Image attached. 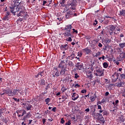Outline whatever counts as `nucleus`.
I'll list each match as a JSON object with an SVG mask.
<instances>
[{"label": "nucleus", "mask_w": 125, "mask_h": 125, "mask_svg": "<svg viewBox=\"0 0 125 125\" xmlns=\"http://www.w3.org/2000/svg\"><path fill=\"white\" fill-rule=\"evenodd\" d=\"M118 120L120 122H122L123 123H124V117H123V116H121L120 117H119Z\"/></svg>", "instance_id": "nucleus-34"}, {"label": "nucleus", "mask_w": 125, "mask_h": 125, "mask_svg": "<svg viewBox=\"0 0 125 125\" xmlns=\"http://www.w3.org/2000/svg\"><path fill=\"white\" fill-rule=\"evenodd\" d=\"M86 76L88 78H89L90 80L93 78V75L92 74V71L89 70L86 72Z\"/></svg>", "instance_id": "nucleus-13"}, {"label": "nucleus", "mask_w": 125, "mask_h": 125, "mask_svg": "<svg viewBox=\"0 0 125 125\" xmlns=\"http://www.w3.org/2000/svg\"><path fill=\"white\" fill-rule=\"evenodd\" d=\"M53 73H55V76L56 77H59L60 76V72H59V71H58V68L55 67L53 70Z\"/></svg>", "instance_id": "nucleus-10"}, {"label": "nucleus", "mask_w": 125, "mask_h": 125, "mask_svg": "<svg viewBox=\"0 0 125 125\" xmlns=\"http://www.w3.org/2000/svg\"><path fill=\"white\" fill-rule=\"evenodd\" d=\"M64 66H68L69 67H73V62L69 60L66 61V63L64 62Z\"/></svg>", "instance_id": "nucleus-12"}, {"label": "nucleus", "mask_w": 125, "mask_h": 125, "mask_svg": "<svg viewBox=\"0 0 125 125\" xmlns=\"http://www.w3.org/2000/svg\"><path fill=\"white\" fill-rule=\"evenodd\" d=\"M72 33H73V34H78V30L75 29V28L72 29Z\"/></svg>", "instance_id": "nucleus-39"}, {"label": "nucleus", "mask_w": 125, "mask_h": 125, "mask_svg": "<svg viewBox=\"0 0 125 125\" xmlns=\"http://www.w3.org/2000/svg\"><path fill=\"white\" fill-rule=\"evenodd\" d=\"M75 57V54H72L70 56L68 57L67 58H66V59H70V60H73V59H74Z\"/></svg>", "instance_id": "nucleus-24"}, {"label": "nucleus", "mask_w": 125, "mask_h": 125, "mask_svg": "<svg viewBox=\"0 0 125 125\" xmlns=\"http://www.w3.org/2000/svg\"><path fill=\"white\" fill-rule=\"evenodd\" d=\"M52 111L54 112H56V107H53L52 109Z\"/></svg>", "instance_id": "nucleus-51"}, {"label": "nucleus", "mask_w": 125, "mask_h": 125, "mask_svg": "<svg viewBox=\"0 0 125 125\" xmlns=\"http://www.w3.org/2000/svg\"><path fill=\"white\" fill-rule=\"evenodd\" d=\"M106 43H110L111 42V40L108 39L105 41Z\"/></svg>", "instance_id": "nucleus-53"}, {"label": "nucleus", "mask_w": 125, "mask_h": 125, "mask_svg": "<svg viewBox=\"0 0 125 125\" xmlns=\"http://www.w3.org/2000/svg\"><path fill=\"white\" fill-rule=\"evenodd\" d=\"M94 96H91L90 97V100L91 101V102H94V101H95V99L96 98V94H94Z\"/></svg>", "instance_id": "nucleus-21"}, {"label": "nucleus", "mask_w": 125, "mask_h": 125, "mask_svg": "<svg viewBox=\"0 0 125 125\" xmlns=\"http://www.w3.org/2000/svg\"><path fill=\"white\" fill-rule=\"evenodd\" d=\"M102 102L103 103H105V102H106V100L104 99H103L102 100Z\"/></svg>", "instance_id": "nucleus-63"}, {"label": "nucleus", "mask_w": 125, "mask_h": 125, "mask_svg": "<svg viewBox=\"0 0 125 125\" xmlns=\"http://www.w3.org/2000/svg\"><path fill=\"white\" fill-rule=\"evenodd\" d=\"M100 55H101V52H98L97 53H94L93 57L97 58V57H99V56H100Z\"/></svg>", "instance_id": "nucleus-20"}, {"label": "nucleus", "mask_w": 125, "mask_h": 125, "mask_svg": "<svg viewBox=\"0 0 125 125\" xmlns=\"http://www.w3.org/2000/svg\"><path fill=\"white\" fill-rule=\"evenodd\" d=\"M74 87H79V83L74 84L73 85Z\"/></svg>", "instance_id": "nucleus-49"}, {"label": "nucleus", "mask_w": 125, "mask_h": 125, "mask_svg": "<svg viewBox=\"0 0 125 125\" xmlns=\"http://www.w3.org/2000/svg\"><path fill=\"white\" fill-rule=\"evenodd\" d=\"M109 94V92H106L104 94V96H108Z\"/></svg>", "instance_id": "nucleus-61"}, {"label": "nucleus", "mask_w": 125, "mask_h": 125, "mask_svg": "<svg viewBox=\"0 0 125 125\" xmlns=\"http://www.w3.org/2000/svg\"><path fill=\"white\" fill-rule=\"evenodd\" d=\"M3 91L6 94H7L8 96H15V95H18L20 90L18 89L12 90L9 88H8L4 89Z\"/></svg>", "instance_id": "nucleus-2"}, {"label": "nucleus", "mask_w": 125, "mask_h": 125, "mask_svg": "<svg viewBox=\"0 0 125 125\" xmlns=\"http://www.w3.org/2000/svg\"><path fill=\"white\" fill-rule=\"evenodd\" d=\"M104 24H105V25H107V24H108L109 23V21H105L104 22Z\"/></svg>", "instance_id": "nucleus-60"}, {"label": "nucleus", "mask_w": 125, "mask_h": 125, "mask_svg": "<svg viewBox=\"0 0 125 125\" xmlns=\"http://www.w3.org/2000/svg\"><path fill=\"white\" fill-rule=\"evenodd\" d=\"M33 122V120H28V125H31L32 124V122Z\"/></svg>", "instance_id": "nucleus-59"}, {"label": "nucleus", "mask_w": 125, "mask_h": 125, "mask_svg": "<svg viewBox=\"0 0 125 125\" xmlns=\"http://www.w3.org/2000/svg\"><path fill=\"white\" fill-rule=\"evenodd\" d=\"M94 74L97 77H103L104 76V72L101 69H96L97 73L95 72V71H94Z\"/></svg>", "instance_id": "nucleus-6"}, {"label": "nucleus", "mask_w": 125, "mask_h": 125, "mask_svg": "<svg viewBox=\"0 0 125 125\" xmlns=\"http://www.w3.org/2000/svg\"><path fill=\"white\" fill-rule=\"evenodd\" d=\"M102 104H103L102 103V102L101 101H98L97 103V105H102Z\"/></svg>", "instance_id": "nucleus-46"}, {"label": "nucleus", "mask_w": 125, "mask_h": 125, "mask_svg": "<svg viewBox=\"0 0 125 125\" xmlns=\"http://www.w3.org/2000/svg\"><path fill=\"white\" fill-rule=\"evenodd\" d=\"M79 71H80V73H82V72H83V71L84 70V69L83 68V63L80 64L79 63Z\"/></svg>", "instance_id": "nucleus-17"}, {"label": "nucleus", "mask_w": 125, "mask_h": 125, "mask_svg": "<svg viewBox=\"0 0 125 125\" xmlns=\"http://www.w3.org/2000/svg\"><path fill=\"white\" fill-rule=\"evenodd\" d=\"M72 100L75 101V100H77V99H78L79 96H77V97H75V96H74V94H73L72 95Z\"/></svg>", "instance_id": "nucleus-40"}, {"label": "nucleus", "mask_w": 125, "mask_h": 125, "mask_svg": "<svg viewBox=\"0 0 125 125\" xmlns=\"http://www.w3.org/2000/svg\"><path fill=\"white\" fill-rule=\"evenodd\" d=\"M74 77L75 78V79H78V78H79V75H78V73H76L74 75Z\"/></svg>", "instance_id": "nucleus-55"}, {"label": "nucleus", "mask_w": 125, "mask_h": 125, "mask_svg": "<svg viewBox=\"0 0 125 125\" xmlns=\"http://www.w3.org/2000/svg\"><path fill=\"white\" fill-rule=\"evenodd\" d=\"M84 50L86 54H89V53L91 52V50L87 48H86L85 49H84Z\"/></svg>", "instance_id": "nucleus-23"}, {"label": "nucleus", "mask_w": 125, "mask_h": 125, "mask_svg": "<svg viewBox=\"0 0 125 125\" xmlns=\"http://www.w3.org/2000/svg\"><path fill=\"white\" fill-rule=\"evenodd\" d=\"M118 79H119L118 76H117L116 78L112 79V83H116L117 82V80H118Z\"/></svg>", "instance_id": "nucleus-38"}, {"label": "nucleus", "mask_w": 125, "mask_h": 125, "mask_svg": "<svg viewBox=\"0 0 125 125\" xmlns=\"http://www.w3.org/2000/svg\"><path fill=\"white\" fill-rule=\"evenodd\" d=\"M21 106H24V108H25L26 110H27V111H32V109L33 108V105L30 104L29 102L26 103H22V104H21Z\"/></svg>", "instance_id": "nucleus-5"}, {"label": "nucleus", "mask_w": 125, "mask_h": 125, "mask_svg": "<svg viewBox=\"0 0 125 125\" xmlns=\"http://www.w3.org/2000/svg\"><path fill=\"white\" fill-rule=\"evenodd\" d=\"M98 43H99V44H98L99 47H102V46H103V45H102L101 43L99 42Z\"/></svg>", "instance_id": "nucleus-62"}, {"label": "nucleus", "mask_w": 125, "mask_h": 125, "mask_svg": "<svg viewBox=\"0 0 125 125\" xmlns=\"http://www.w3.org/2000/svg\"><path fill=\"white\" fill-rule=\"evenodd\" d=\"M19 0H17V2H16L17 6V5H21L20 3L19 2H18Z\"/></svg>", "instance_id": "nucleus-64"}, {"label": "nucleus", "mask_w": 125, "mask_h": 125, "mask_svg": "<svg viewBox=\"0 0 125 125\" xmlns=\"http://www.w3.org/2000/svg\"><path fill=\"white\" fill-rule=\"evenodd\" d=\"M40 84L41 85H45V80L44 79H42Z\"/></svg>", "instance_id": "nucleus-27"}, {"label": "nucleus", "mask_w": 125, "mask_h": 125, "mask_svg": "<svg viewBox=\"0 0 125 125\" xmlns=\"http://www.w3.org/2000/svg\"><path fill=\"white\" fill-rule=\"evenodd\" d=\"M99 116L98 117V120L100 121V124H104L105 120H104V118L102 116V114H100V113L98 114Z\"/></svg>", "instance_id": "nucleus-9"}, {"label": "nucleus", "mask_w": 125, "mask_h": 125, "mask_svg": "<svg viewBox=\"0 0 125 125\" xmlns=\"http://www.w3.org/2000/svg\"><path fill=\"white\" fill-rule=\"evenodd\" d=\"M120 77L121 79H125V74H121Z\"/></svg>", "instance_id": "nucleus-47"}, {"label": "nucleus", "mask_w": 125, "mask_h": 125, "mask_svg": "<svg viewBox=\"0 0 125 125\" xmlns=\"http://www.w3.org/2000/svg\"><path fill=\"white\" fill-rule=\"evenodd\" d=\"M98 109H99V110H102V107H101V105H98Z\"/></svg>", "instance_id": "nucleus-57"}, {"label": "nucleus", "mask_w": 125, "mask_h": 125, "mask_svg": "<svg viewBox=\"0 0 125 125\" xmlns=\"http://www.w3.org/2000/svg\"><path fill=\"white\" fill-rule=\"evenodd\" d=\"M103 65L104 68H108V65L107 62H104L103 63Z\"/></svg>", "instance_id": "nucleus-31"}, {"label": "nucleus", "mask_w": 125, "mask_h": 125, "mask_svg": "<svg viewBox=\"0 0 125 125\" xmlns=\"http://www.w3.org/2000/svg\"><path fill=\"white\" fill-rule=\"evenodd\" d=\"M65 123V120H64V118H62L61 121V124H64Z\"/></svg>", "instance_id": "nucleus-45"}, {"label": "nucleus", "mask_w": 125, "mask_h": 125, "mask_svg": "<svg viewBox=\"0 0 125 125\" xmlns=\"http://www.w3.org/2000/svg\"><path fill=\"white\" fill-rule=\"evenodd\" d=\"M94 84H95L96 83H100V79L97 78L95 81H94Z\"/></svg>", "instance_id": "nucleus-32"}, {"label": "nucleus", "mask_w": 125, "mask_h": 125, "mask_svg": "<svg viewBox=\"0 0 125 125\" xmlns=\"http://www.w3.org/2000/svg\"><path fill=\"white\" fill-rule=\"evenodd\" d=\"M5 114V109L4 108H0V118H1L4 116Z\"/></svg>", "instance_id": "nucleus-14"}, {"label": "nucleus", "mask_w": 125, "mask_h": 125, "mask_svg": "<svg viewBox=\"0 0 125 125\" xmlns=\"http://www.w3.org/2000/svg\"><path fill=\"white\" fill-rule=\"evenodd\" d=\"M73 13L74 12L71 11H67L65 13V15H67L66 16H69L71 17V16H73Z\"/></svg>", "instance_id": "nucleus-19"}, {"label": "nucleus", "mask_w": 125, "mask_h": 125, "mask_svg": "<svg viewBox=\"0 0 125 125\" xmlns=\"http://www.w3.org/2000/svg\"><path fill=\"white\" fill-rule=\"evenodd\" d=\"M61 47V49H62V50H67L68 49V45L67 44H62L60 46Z\"/></svg>", "instance_id": "nucleus-16"}, {"label": "nucleus", "mask_w": 125, "mask_h": 125, "mask_svg": "<svg viewBox=\"0 0 125 125\" xmlns=\"http://www.w3.org/2000/svg\"><path fill=\"white\" fill-rule=\"evenodd\" d=\"M86 89H83L81 91V93H86Z\"/></svg>", "instance_id": "nucleus-48"}, {"label": "nucleus", "mask_w": 125, "mask_h": 125, "mask_svg": "<svg viewBox=\"0 0 125 125\" xmlns=\"http://www.w3.org/2000/svg\"><path fill=\"white\" fill-rule=\"evenodd\" d=\"M62 99H64V100L62 101V102H64V101L67 99V97L65 95H63L62 96Z\"/></svg>", "instance_id": "nucleus-37"}, {"label": "nucleus", "mask_w": 125, "mask_h": 125, "mask_svg": "<svg viewBox=\"0 0 125 125\" xmlns=\"http://www.w3.org/2000/svg\"><path fill=\"white\" fill-rule=\"evenodd\" d=\"M27 102L28 103L29 101H26V99H23L22 100H21V103L22 104H23V103H27Z\"/></svg>", "instance_id": "nucleus-35"}, {"label": "nucleus", "mask_w": 125, "mask_h": 125, "mask_svg": "<svg viewBox=\"0 0 125 125\" xmlns=\"http://www.w3.org/2000/svg\"><path fill=\"white\" fill-rule=\"evenodd\" d=\"M43 75H44V71L42 70V71L39 72L37 75H35V78H40V77L42 78Z\"/></svg>", "instance_id": "nucleus-11"}, {"label": "nucleus", "mask_w": 125, "mask_h": 125, "mask_svg": "<svg viewBox=\"0 0 125 125\" xmlns=\"http://www.w3.org/2000/svg\"><path fill=\"white\" fill-rule=\"evenodd\" d=\"M66 125H71V121H68L67 123L65 124Z\"/></svg>", "instance_id": "nucleus-56"}, {"label": "nucleus", "mask_w": 125, "mask_h": 125, "mask_svg": "<svg viewBox=\"0 0 125 125\" xmlns=\"http://www.w3.org/2000/svg\"><path fill=\"white\" fill-rule=\"evenodd\" d=\"M50 100H51V99H50V98H47V99H45V102H46V104L47 105H48V103L50 102Z\"/></svg>", "instance_id": "nucleus-29"}, {"label": "nucleus", "mask_w": 125, "mask_h": 125, "mask_svg": "<svg viewBox=\"0 0 125 125\" xmlns=\"http://www.w3.org/2000/svg\"><path fill=\"white\" fill-rule=\"evenodd\" d=\"M61 4H64L65 3V0H62L60 2Z\"/></svg>", "instance_id": "nucleus-54"}, {"label": "nucleus", "mask_w": 125, "mask_h": 125, "mask_svg": "<svg viewBox=\"0 0 125 125\" xmlns=\"http://www.w3.org/2000/svg\"><path fill=\"white\" fill-rule=\"evenodd\" d=\"M31 117V115H30V112L26 113V115H25L22 121H24V122H26L28 120V119L30 118Z\"/></svg>", "instance_id": "nucleus-15"}, {"label": "nucleus", "mask_w": 125, "mask_h": 125, "mask_svg": "<svg viewBox=\"0 0 125 125\" xmlns=\"http://www.w3.org/2000/svg\"><path fill=\"white\" fill-rule=\"evenodd\" d=\"M58 68H61L62 69L60 72L61 76L62 77H66L68 75V71L67 70V66H65V62L64 60L61 61L60 62Z\"/></svg>", "instance_id": "nucleus-1"}, {"label": "nucleus", "mask_w": 125, "mask_h": 125, "mask_svg": "<svg viewBox=\"0 0 125 125\" xmlns=\"http://www.w3.org/2000/svg\"><path fill=\"white\" fill-rule=\"evenodd\" d=\"M72 36H69L68 37H67L65 39L66 42H72V38L71 37Z\"/></svg>", "instance_id": "nucleus-25"}, {"label": "nucleus", "mask_w": 125, "mask_h": 125, "mask_svg": "<svg viewBox=\"0 0 125 125\" xmlns=\"http://www.w3.org/2000/svg\"><path fill=\"white\" fill-rule=\"evenodd\" d=\"M119 47L120 48H124L125 47V42L119 43Z\"/></svg>", "instance_id": "nucleus-28"}, {"label": "nucleus", "mask_w": 125, "mask_h": 125, "mask_svg": "<svg viewBox=\"0 0 125 125\" xmlns=\"http://www.w3.org/2000/svg\"><path fill=\"white\" fill-rule=\"evenodd\" d=\"M24 7L21 5H17L16 8V12H19V11H20L19 13L17 14L18 17H20V16L21 17H25V16H26V15H25V11L24 10Z\"/></svg>", "instance_id": "nucleus-3"}, {"label": "nucleus", "mask_w": 125, "mask_h": 125, "mask_svg": "<svg viewBox=\"0 0 125 125\" xmlns=\"http://www.w3.org/2000/svg\"><path fill=\"white\" fill-rule=\"evenodd\" d=\"M125 83L124 81H120V82L115 83L114 84H110L109 85V86L114 85V86H117V87H124L125 86Z\"/></svg>", "instance_id": "nucleus-7"}, {"label": "nucleus", "mask_w": 125, "mask_h": 125, "mask_svg": "<svg viewBox=\"0 0 125 125\" xmlns=\"http://www.w3.org/2000/svg\"><path fill=\"white\" fill-rule=\"evenodd\" d=\"M3 20H4L5 21H8V20H9V16L5 15L3 18Z\"/></svg>", "instance_id": "nucleus-26"}, {"label": "nucleus", "mask_w": 125, "mask_h": 125, "mask_svg": "<svg viewBox=\"0 0 125 125\" xmlns=\"http://www.w3.org/2000/svg\"><path fill=\"white\" fill-rule=\"evenodd\" d=\"M86 97H87V98H89V94H88V95H86L84 96V99H86Z\"/></svg>", "instance_id": "nucleus-52"}, {"label": "nucleus", "mask_w": 125, "mask_h": 125, "mask_svg": "<svg viewBox=\"0 0 125 125\" xmlns=\"http://www.w3.org/2000/svg\"><path fill=\"white\" fill-rule=\"evenodd\" d=\"M68 9H73V10H75V4H74L73 3H71L70 4H68Z\"/></svg>", "instance_id": "nucleus-18"}, {"label": "nucleus", "mask_w": 125, "mask_h": 125, "mask_svg": "<svg viewBox=\"0 0 125 125\" xmlns=\"http://www.w3.org/2000/svg\"><path fill=\"white\" fill-rule=\"evenodd\" d=\"M68 31H71V29H72V25L71 24H68L66 26V27H65L64 29H66Z\"/></svg>", "instance_id": "nucleus-22"}, {"label": "nucleus", "mask_w": 125, "mask_h": 125, "mask_svg": "<svg viewBox=\"0 0 125 125\" xmlns=\"http://www.w3.org/2000/svg\"><path fill=\"white\" fill-rule=\"evenodd\" d=\"M115 29H116V28L115 27V26L114 25L110 26V31H111V32H114V31H115Z\"/></svg>", "instance_id": "nucleus-30"}, {"label": "nucleus", "mask_w": 125, "mask_h": 125, "mask_svg": "<svg viewBox=\"0 0 125 125\" xmlns=\"http://www.w3.org/2000/svg\"><path fill=\"white\" fill-rule=\"evenodd\" d=\"M46 3H47V1H46V0H43L42 5L44 6L45 4H46Z\"/></svg>", "instance_id": "nucleus-50"}, {"label": "nucleus", "mask_w": 125, "mask_h": 125, "mask_svg": "<svg viewBox=\"0 0 125 125\" xmlns=\"http://www.w3.org/2000/svg\"><path fill=\"white\" fill-rule=\"evenodd\" d=\"M6 16H9V15H10V13H9V12L7 11L5 14Z\"/></svg>", "instance_id": "nucleus-58"}, {"label": "nucleus", "mask_w": 125, "mask_h": 125, "mask_svg": "<svg viewBox=\"0 0 125 125\" xmlns=\"http://www.w3.org/2000/svg\"><path fill=\"white\" fill-rule=\"evenodd\" d=\"M42 124L43 125H45V122H46V119H43L42 120Z\"/></svg>", "instance_id": "nucleus-43"}, {"label": "nucleus", "mask_w": 125, "mask_h": 125, "mask_svg": "<svg viewBox=\"0 0 125 125\" xmlns=\"http://www.w3.org/2000/svg\"><path fill=\"white\" fill-rule=\"evenodd\" d=\"M64 38H67L69 37H72V34H71V30H67V28H64V32L62 34Z\"/></svg>", "instance_id": "nucleus-8"}, {"label": "nucleus", "mask_w": 125, "mask_h": 125, "mask_svg": "<svg viewBox=\"0 0 125 125\" xmlns=\"http://www.w3.org/2000/svg\"><path fill=\"white\" fill-rule=\"evenodd\" d=\"M16 2H17V0L13 1V2H11L10 6H9V8L11 9L10 11L12 13L14 16L16 15V12L15 10V8L17 6V4H16Z\"/></svg>", "instance_id": "nucleus-4"}, {"label": "nucleus", "mask_w": 125, "mask_h": 125, "mask_svg": "<svg viewBox=\"0 0 125 125\" xmlns=\"http://www.w3.org/2000/svg\"><path fill=\"white\" fill-rule=\"evenodd\" d=\"M71 119L72 120H73L74 122H78V120H79V119L77 116H74L73 117H72Z\"/></svg>", "instance_id": "nucleus-33"}, {"label": "nucleus", "mask_w": 125, "mask_h": 125, "mask_svg": "<svg viewBox=\"0 0 125 125\" xmlns=\"http://www.w3.org/2000/svg\"><path fill=\"white\" fill-rule=\"evenodd\" d=\"M122 4L123 7H125V0L122 1Z\"/></svg>", "instance_id": "nucleus-44"}, {"label": "nucleus", "mask_w": 125, "mask_h": 125, "mask_svg": "<svg viewBox=\"0 0 125 125\" xmlns=\"http://www.w3.org/2000/svg\"><path fill=\"white\" fill-rule=\"evenodd\" d=\"M22 111V114L21 116H24V115H26V110L23 109Z\"/></svg>", "instance_id": "nucleus-42"}, {"label": "nucleus", "mask_w": 125, "mask_h": 125, "mask_svg": "<svg viewBox=\"0 0 125 125\" xmlns=\"http://www.w3.org/2000/svg\"><path fill=\"white\" fill-rule=\"evenodd\" d=\"M80 115H79L80 117H83V116L84 115V113H83V111H80Z\"/></svg>", "instance_id": "nucleus-41"}, {"label": "nucleus", "mask_w": 125, "mask_h": 125, "mask_svg": "<svg viewBox=\"0 0 125 125\" xmlns=\"http://www.w3.org/2000/svg\"><path fill=\"white\" fill-rule=\"evenodd\" d=\"M103 114L104 116H107L108 112L106 110H104V111H103Z\"/></svg>", "instance_id": "nucleus-36"}]
</instances>
